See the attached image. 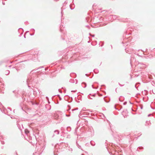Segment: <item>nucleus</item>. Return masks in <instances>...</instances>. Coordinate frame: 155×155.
<instances>
[{
  "label": "nucleus",
  "instance_id": "1",
  "mask_svg": "<svg viewBox=\"0 0 155 155\" xmlns=\"http://www.w3.org/2000/svg\"><path fill=\"white\" fill-rule=\"evenodd\" d=\"M137 66L138 67H140L141 69L146 67L145 64L140 63H139Z\"/></svg>",
  "mask_w": 155,
  "mask_h": 155
},
{
  "label": "nucleus",
  "instance_id": "2",
  "mask_svg": "<svg viewBox=\"0 0 155 155\" xmlns=\"http://www.w3.org/2000/svg\"><path fill=\"white\" fill-rule=\"evenodd\" d=\"M61 147V146H60V147L58 148H56L55 150V152H58V153H60V152L62 151L63 150H62L61 149H60V147Z\"/></svg>",
  "mask_w": 155,
  "mask_h": 155
},
{
  "label": "nucleus",
  "instance_id": "3",
  "mask_svg": "<svg viewBox=\"0 0 155 155\" xmlns=\"http://www.w3.org/2000/svg\"><path fill=\"white\" fill-rule=\"evenodd\" d=\"M90 95H91V94H89V95H88V97L91 99H93V97H95L96 94H93L92 95H91V97L90 96Z\"/></svg>",
  "mask_w": 155,
  "mask_h": 155
},
{
  "label": "nucleus",
  "instance_id": "4",
  "mask_svg": "<svg viewBox=\"0 0 155 155\" xmlns=\"http://www.w3.org/2000/svg\"><path fill=\"white\" fill-rule=\"evenodd\" d=\"M90 143L93 146H94L95 144V142L92 140L90 141Z\"/></svg>",
  "mask_w": 155,
  "mask_h": 155
},
{
  "label": "nucleus",
  "instance_id": "5",
  "mask_svg": "<svg viewBox=\"0 0 155 155\" xmlns=\"http://www.w3.org/2000/svg\"><path fill=\"white\" fill-rule=\"evenodd\" d=\"M54 132L55 134H59V132L58 130H56L54 131Z\"/></svg>",
  "mask_w": 155,
  "mask_h": 155
},
{
  "label": "nucleus",
  "instance_id": "6",
  "mask_svg": "<svg viewBox=\"0 0 155 155\" xmlns=\"http://www.w3.org/2000/svg\"><path fill=\"white\" fill-rule=\"evenodd\" d=\"M33 94H34L35 96L36 95H37V91H36L35 90H34V91H33Z\"/></svg>",
  "mask_w": 155,
  "mask_h": 155
},
{
  "label": "nucleus",
  "instance_id": "7",
  "mask_svg": "<svg viewBox=\"0 0 155 155\" xmlns=\"http://www.w3.org/2000/svg\"><path fill=\"white\" fill-rule=\"evenodd\" d=\"M25 133L26 134H28L29 133V131L27 129H25Z\"/></svg>",
  "mask_w": 155,
  "mask_h": 155
},
{
  "label": "nucleus",
  "instance_id": "8",
  "mask_svg": "<svg viewBox=\"0 0 155 155\" xmlns=\"http://www.w3.org/2000/svg\"><path fill=\"white\" fill-rule=\"evenodd\" d=\"M31 81H30L29 80V79H28L27 80V83H28V84H30V83H31Z\"/></svg>",
  "mask_w": 155,
  "mask_h": 155
},
{
  "label": "nucleus",
  "instance_id": "9",
  "mask_svg": "<svg viewBox=\"0 0 155 155\" xmlns=\"http://www.w3.org/2000/svg\"><path fill=\"white\" fill-rule=\"evenodd\" d=\"M10 73V71L8 70H7L5 71V74H8Z\"/></svg>",
  "mask_w": 155,
  "mask_h": 155
},
{
  "label": "nucleus",
  "instance_id": "10",
  "mask_svg": "<svg viewBox=\"0 0 155 155\" xmlns=\"http://www.w3.org/2000/svg\"><path fill=\"white\" fill-rule=\"evenodd\" d=\"M68 2L67 1H65L63 5L64 6H65L67 4Z\"/></svg>",
  "mask_w": 155,
  "mask_h": 155
},
{
  "label": "nucleus",
  "instance_id": "11",
  "mask_svg": "<svg viewBox=\"0 0 155 155\" xmlns=\"http://www.w3.org/2000/svg\"><path fill=\"white\" fill-rule=\"evenodd\" d=\"M33 155H40V154L39 153L36 152L33 153Z\"/></svg>",
  "mask_w": 155,
  "mask_h": 155
},
{
  "label": "nucleus",
  "instance_id": "12",
  "mask_svg": "<svg viewBox=\"0 0 155 155\" xmlns=\"http://www.w3.org/2000/svg\"><path fill=\"white\" fill-rule=\"evenodd\" d=\"M94 71L96 73H97L98 72V70L97 69H94Z\"/></svg>",
  "mask_w": 155,
  "mask_h": 155
},
{
  "label": "nucleus",
  "instance_id": "13",
  "mask_svg": "<svg viewBox=\"0 0 155 155\" xmlns=\"http://www.w3.org/2000/svg\"><path fill=\"white\" fill-rule=\"evenodd\" d=\"M83 84H84L85 85V86L84 87V88H85L86 87V85L85 83H82V85H83Z\"/></svg>",
  "mask_w": 155,
  "mask_h": 155
},
{
  "label": "nucleus",
  "instance_id": "14",
  "mask_svg": "<svg viewBox=\"0 0 155 155\" xmlns=\"http://www.w3.org/2000/svg\"><path fill=\"white\" fill-rule=\"evenodd\" d=\"M60 30L61 32H62V26L61 25L60 26Z\"/></svg>",
  "mask_w": 155,
  "mask_h": 155
},
{
  "label": "nucleus",
  "instance_id": "15",
  "mask_svg": "<svg viewBox=\"0 0 155 155\" xmlns=\"http://www.w3.org/2000/svg\"><path fill=\"white\" fill-rule=\"evenodd\" d=\"M1 142L2 144H5V142H4V141H3L1 140Z\"/></svg>",
  "mask_w": 155,
  "mask_h": 155
},
{
  "label": "nucleus",
  "instance_id": "16",
  "mask_svg": "<svg viewBox=\"0 0 155 155\" xmlns=\"http://www.w3.org/2000/svg\"><path fill=\"white\" fill-rule=\"evenodd\" d=\"M78 147L79 148L81 149V150H82L81 148V147L80 146L78 145Z\"/></svg>",
  "mask_w": 155,
  "mask_h": 155
},
{
  "label": "nucleus",
  "instance_id": "17",
  "mask_svg": "<svg viewBox=\"0 0 155 155\" xmlns=\"http://www.w3.org/2000/svg\"><path fill=\"white\" fill-rule=\"evenodd\" d=\"M70 8H71V10H73V9H74V8H72L71 7V5H70Z\"/></svg>",
  "mask_w": 155,
  "mask_h": 155
},
{
  "label": "nucleus",
  "instance_id": "18",
  "mask_svg": "<svg viewBox=\"0 0 155 155\" xmlns=\"http://www.w3.org/2000/svg\"><path fill=\"white\" fill-rule=\"evenodd\" d=\"M112 18H116V16L115 15H112Z\"/></svg>",
  "mask_w": 155,
  "mask_h": 155
},
{
  "label": "nucleus",
  "instance_id": "19",
  "mask_svg": "<svg viewBox=\"0 0 155 155\" xmlns=\"http://www.w3.org/2000/svg\"><path fill=\"white\" fill-rule=\"evenodd\" d=\"M89 35L90 36H91L92 37H94V35H91V34H89Z\"/></svg>",
  "mask_w": 155,
  "mask_h": 155
},
{
  "label": "nucleus",
  "instance_id": "20",
  "mask_svg": "<svg viewBox=\"0 0 155 155\" xmlns=\"http://www.w3.org/2000/svg\"><path fill=\"white\" fill-rule=\"evenodd\" d=\"M37 89V90H38V92L40 93L41 92V91H40V90H38V89Z\"/></svg>",
  "mask_w": 155,
  "mask_h": 155
},
{
  "label": "nucleus",
  "instance_id": "21",
  "mask_svg": "<svg viewBox=\"0 0 155 155\" xmlns=\"http://www.w3.org/2000/svg\"><path fill=\"white\" fill-rule=\"evenodd\" d=\"M127 102H125L123 104H124V105H125L127 104Z\"/></svg>",
  "mask_w": 155,
  "mask_h": 155
},
{
  "label": "nucleus",
  "instance_id": "22",
  "mask_svg": "<svg viewBox=\"0 0 155 155\" xmlns=\"http://www.w3.org/2000/svg\"><path fill=\"white\" fill-rule=\"evenodd\" d=\"M119 84L120 85V86L121 87L124 85H122V84H120L119 83Z\"/></svg>",
  "mask_w": 155,
  "mask_h": 155
},
{
  "label": "nucleus",
  "instance_id": "23",
  "mask_svg": "<svg viewBox=\"0 0 155 155\" xmlns=\"http://www.w3.org/2000/svg\"><path fill=\"white\" fill-rule=\"evenodd\" d=\"M34 33H33V34H30V35H31V36H32V35H34Z\"/></svg>",
  "mask_w": 155,
  "mask_h": 155
},
{
  "label": "nucleus",
  "instance_id": "24",
  "mask_svg": "<svg viewBox=\"0 0 155 155\" xmlns=\"http://www.w3.org/2000/svg\"><path fill=\"white\" fill-rule=\"evenodd\" d=\"M140 109H143V106L141 105V106H140Z\"/></svg>",
  "mask_w": 155,
  "mask_h": 155
},
{
  "label": "nucleus",
  "instance_id": "25",
  "mask_svg": "<svg viewBox=\"0 0 155 155\" xmlns=\"http://www.w3.org/2000/svg\"><path fill=\"white\" fill-rule=\"evenodd\" d=\"M138 148H139V149H141V148H143V147H139L137 148V149H138Z\"/></svg>",
  "mask_w": 155,
  "mask_h": 155
},
{
  "label": "nucleus",
  "instance_id": "26",
  "mask_svg": "<svg viewBox=\"0 0 155 155\" xmlns=\"http://www.w3.org/2000/svg\"><path fill=\"white\" fill-rule=\"evenodd\" d=\"M55 152H54V155H58V154L57 153H55Z\"/></svg>",
  "mask_w": 155,
  "mask_h": 155
},
{
  "label": "nucleus",
  "instance_id": "27",
  "mask_svg": "<svg viewBox=\"0 0 155 155\" xmlns=\"http://www.w3.org/2000/svg\"><path fill=\"white\" fill-rule=\"evenodd\" d=\"M2 4H3V5H5V2H2Z\"/></svg>",
  "mask_w": 155,
  "mask_h": 155
},
{
  "label": "nucleus",
  "instance_id": "28",
  "mask_svg": "<svg viewBox=\"0 0 155 155\" xmlns=\"http://www.w3.org/2000/svg\"><path fill=\"white\" fill-rule=\"evenodd\" d=\"M92 87L93 88H94V87H93V85H92Z\"/></svg>",
  "mask_w": 155,
  "mask_h": 155
},
{
  "label": "nucleus",
  "instance_id": "29",
  "mask_svg": "<svg viewBox=\"0 0 155 155\" xmlns=\"http://www.w3.org/2000/svg\"><path fill=\"white\" fill-rule=\"evenodd\" d=\"M31 30H33L34 31H35V29H33V28L32 29H31Z\"/></svg>",
  "mask_w": 155,
  "mask_h": 155
},
{
  "label": "nucleus",
  "instance_id": "30",
  "mask_svg": "<svg viewBox=\"0 0 155 155\" xmlns=\"http://www.w3.org/2000/svg\"><path fill=\"white\" fill-rule=\"evenodd\" d=\"M45 71H46V70H47V69H48V68L46 69V68H45Z\"/></svg>",
  "mask_w": 155,
  "mask_h": 155
},
{
  "label": "nucleus",
  "instance_id": "31",
  "mask_svg": "<svg viewBox=\"0 0 155 155\" xmlns=\"http://www.w3.org/2000/svg\"><path fill=\"white\" fill-rule=\"evenodd\" d=\"M45 71H46V70H47V69H48V68L46 69V68H45Z\"/></svg>",
  "mask_w": 155,
  "mask_h": 155
},
{
  "label": "nucleus",
  "instance_id": "32",
  "mask_svg": "<svg viewBox=\"0 0 155 155\" xmlns=\"http://www.w3.org/2000/svg\"><path fill=\"white\" fill-rule=\"evenodd\" d=\"M24 38H25V35L24 36Z\"/></svg>",
  "mask_w": 155,
  "mask_h": 155
},
{
  "label": "nucleus",
  "instance_id": "33",
  "mask_svg": "<svg viewBox=\"0 0 155 155\" xmlns=\"http://www.w3.org/2000/svg\"><path fill=\"white\" fill-rule=\"evenodd\" d=\"M2 137L1 136H0V139H1V138Z\"/></svg>",
  "mask_w": 155,
  "mask_h": 155
},
{
  "label": "nucleus",
  "instance_id": "34",
  "mask_svg": "<svg viewBox=\"0 0 155 155\" xmlns=\"http://www.w3.org/2000/svg\"><path fill=\"white\" fill-rule=\"evenodd\" d=\"M119 101H121L120 100V98H119Z\"/></svg>",
  "mask_w": 155,
  "mask_h": 155
},
{
  "label": "nucleus",
  "instance_id": "35",
  "mask_svg": "<svg viewBox=\"0 0 155 155\" xmlns=\"http://www.w3.org/2000/svg\"><path fill=\"white\" fill-rule=\"evenodd\" d=\"M87 27H89L88 25H87Z\"/></svg>",
  "mask_w": 155,
  "mask_h": 155
},
{
  "label": "nucleus",
  "instance_id": "36",
  "mask_svg": "<svg viewBox=\"0 0 155 155\" xmlns=\"http://www.w3.org/2000/svg\"><path fill=\"white\" fill-rule=\"evenodd\" d=\"M54 135H53V136L52 137H53L54 136Z\"/></svg>",
  "mask_w": 155,
  "mask_h": 155
},
{
  "label": "nucleus",
  "instance_id": "37",
  "mask_svg": "<svg viewBox=\"0 0 155 155\" xmlns=\"http://www.w3.org/2000/svg\"><path fill=\"white\" fill-rule=\"evenodd\" d=\"M50 109H51V108H50L48 109V110H50Z\"/></svg>",
  "mask_w": 155,
  "mask_h": 155
},
{
  "label": "nucleus",
  "instance_id": "38",
  "mask_svg": "<svg viewBox=\"0 0 155 155\" xmlns=\"http://www.w3.org/2000/svg\"><path fill=\"white\" fill-rule=\"evenodd\" d=\"M11 67V66H9V67Z\"/></svg>",
  "mask_w": 155,
  "mask_h": 155
},
{
  "label": "nucleus",
  "instance_id": "39",
  "mask_svg": "<svg viewBox=\"0 0 155 155\" xmlns=\"http://www.w3.org/2000/svg\"><path fill=\"white\" fill-rule=\"evenodd\" d=\"M85 75H86V76L87 75V74H85Z\"/></svg>",
  "mask_w": 155,
  "mask_h": 155
},
{
  "label": "nucleus",
  "instance_id": "40",
  "mask_svg": "<svg viewBox=\"0 0 155 155\" xmlns=\"http://www.w3.org/2000/svg\"><path fill=\"white\" fill-rule=\"evenodd\" d=\"M73 91H71V92H73Z\"/></svg>",
  "mask_w": 155,
  "mask_h": 155
},
{
  "label": "nucleus",
  "instance_id": "41",
  "mask_svg": "<svg viewBox=\"0 0 155 155\" xmlns=\"http://www.w3.org/2000/svg\"><path fill=\"white\" fill-rule=\"evenodd\" d=\"M66 116H68V115H66Z\"/></svg>",
  "mask_w": 155,
  "mask_h": 155
},
{
  "label": "nucleus",
  "instance_id": "42",
  "mask_svg": "<svg viewBox=\"0 0 155 155\" xmlns=\"http://www.w3.org/2000/svg\"><path fill=\"white\" fill-rule=\"evenodd\" d=\"M66 116H68V115H66Z\"/></svg>",
  "mask_w": 155,
  "mask_h": 155
},
{
  "label": "nucleus",
  "instance_id": "43",
  "mask_svg": "<svg viewBox=\"0 0 155 155\" xmlns=\"http://www.w3.org/2000/svg\"><path fill=\"white\" fill-rule=\"evenodd\" d=\"M150 114H149V115H148V116H150Z\"/></svg>",
  "mask_w": 155,
  "mask_h": 155
},
{
  "label": "nucleus",
  "instance_id": "44",
  "mask_svg": "<svg viewBox=\"0 0 155 155\" xmlns=\"http://www.w3.org/2000/svg\"><path fill=\"white\" fill-rule=\"evenodd\" d=\"M120 137V138H121L120 137Z\"/></svg>",
  "mask_w": 155,
  "mask_h": 155
}]
</instances>
